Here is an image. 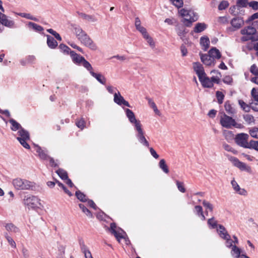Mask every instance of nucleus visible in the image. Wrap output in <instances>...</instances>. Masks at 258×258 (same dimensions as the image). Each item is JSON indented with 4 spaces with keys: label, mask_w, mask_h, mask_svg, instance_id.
I'll use <instances>...</instances> for the list:
<instances>
[{
    "label": "nucleus",
    "mask_w": 258,
    "mask_h": 258,
    "mask_svg": "<svg viewBox=\"0 0 258 258\" xmlns=\"http://www.w3.org/2000/svg\"><path fill=\"white\" fill-rule=\"evenodd\" d=\"M256 32V28L253 26H247L241 30V33L242 35H249L253 36Z\"/></svg>",
    "instance_id": "obj_18"
},
{
    "label": "nucleus",
    "mask_w": 258,
    "mask_h": 258,
    "mask_svg": "<svg viewBox=\"0 0 258 258\" xmlns=\"http://www.w3.org/2000/svg\"><path fill=\"white\" fill-rule=\"evenodd\" d=\"M176 31L177 35L182 39L185 37L186 34L188 32L183 25H177L176 28Z\"/></svg>",
    "instance_id": "obj_21"
},
{
    "label": "nucleus",
    "mask_w": 258,
    "mask_h": 258,
    "mask_svg": "<svg viewBox=\"0 0 258 258\" xmlns=\"http://www.w3.org/2000/svg\"><path fill=\"white\" fill-rule=\"evenodd\" d=\"M58 248V252L56 258H64L65 254V247L63 245H59Z\"/></svg>",
    "instance_id": "obj_47"
},
{
    "label": "nucleus",
    "mask_w": 258,
    "mask_h": 258,
    "mask_svg": "<svg viewBox=\"0 0 258 258\" xmlns=\"http://www.w3.org/2000/svg\"><path fill=\"white\" fill-rule=\"evenodd\" d=\"M208 54L214 59H219L221 57V54L217 48L212 47L210 49Z\"/></svg>",
    "instance_id": "obj_22"
},
{
    "label": "nucleus",
    "mask_w": 258,
    "mask_h": 258,
    "mask_svg": "<svg viewBox=\"0 0 258 258\" xmlns=\"http://www.w3.org/2000/svg\"><path fill=\"white\" fill-rule=\"evenodd\" d=\"M113 100L118 105H123L125 106L131 107L129 103L124 99L119 91L117 93H114Z\"/></svg>",
    "instance_id": "obj_11"
},
{
    "label": "nucleus",
    "mask_w": 258,
    "mask_h": 258,
    "mask_svg": "<svg viewBox=\"0 0 258 258\" xmlns=\"http://www.w3.org/2000/svg\"><path fill=\"white\" fill-rule=\"evenodd\" d=\"M193 69L198 75L199 79H201L202 76L206 75L202 64L199 62H195L193 63Z\"/></svg>",
    "instance_id": "obj_12"
},
{
    "label": "nucleus",
    "mask_w": 258,
    "mask_h": 258,
    "mask_svg": "<svg viewBox=\"0 0 258 258\" xmlns=\"http://www.w3.org/2000/svg\"><path fill=\"white\" fill-rule=\"evenodd\" d=\"M207 223L209 226L212 229L218 227L219 224H217V221L215 220L214 217L209 219Z\"/></svg>",
    "instance_id": "obj_39"
},
{
    "label": "nucleus",
    "mask_w": 258,
    "mask_h": 258,
    "mask_svg": "<svg viewBox=\"0 0 258 258\" xmlns=\"http://www.w3.org/2000/svg\"><path fill=\"white\" fill-rule=\"evenodd\" d=\"M201 61L207 66H211L214 63V59L212 58L209 54H200Z\"/></svg>",
    "instance_id": "obj_16"
},
{
    "label": "nucleus",
    "mask_w": 258,
    "mask_h": 258,
    "mask_svg": "<svg viewBox=\"0 0 258 258\" xmlns=\"http://www.w3.org/2000/svg\"><path fill=\"white\" fill-rule=\"evenodd\" d=\"M18 15H19L20 16H21L23 18H26L27 19L34 20V21L37 20L36 18L33 17L30 14L20 13L18 14Z\"/></svg>",
    "instance_id": "obj_55"
},
{
    "label": "nucleus",
    "mask_w": 258,
    "mask_h": 258,
    "mask_svg": "<svg viewBox=\"0 0 258 258\" xmlns=\"http://www.w3.org/2000/svg\"><path fill=\"white\" fill-rule=\"evenodd\" d=\"M23 203L28 206L29 209L36 210L41 205L40 200L34 196L28 195L24 197Z\"/></svg>",
    "instance_id": "obj_4"
},
{
    "label": "nucleus",
    "mask_w": 258,
    "mask_h": 258,
    "mask_svg": "<svg viewBox=\"0 0 258 258\" xmlns=\"http://www.w3.org/2000/svg\"><path fill=\"white\" fill-rule=\"evenodd\" d=\"M216 96L218 100V102L219 104H221L224 98V95L222 93V92L217 91L216 92Z\"/></svg>",
    "instance_id": "obj_49"
},
{
    "label": "nucleus",
    "mask_w": 258,
    "mask_h": 258,
    "mask_svg": "<svg viewBox=\"0 0 258 258\" xmlns=\"http://www.w3.org/2000/svg\"><path fill=\"white\" fill-rule=\"evenodd\" d=\"M47 44L48 46L51 49L55 48L58 43L54 38L50 35H47Z\"/></svg>",
    "instance_id": "obj_20"
},
{
    "label": "nucleus",
    "mask_w": 258,
    "mask_h": 258,
    "mask_svg": "<svg viewBox=\"0 0 258 258\" xmlns=\"http://www.w3.org/2000/svg\"><path fill=\"white\" fill-rule=\"evenodd\" d=\"M228 159L232 163L234 166L238 168L241 171H245L249 173H252L251 168L245 163L242 162L239 159L234 156H230Z\"/></svg>",
    "instance_id": "obj_5"
},
{
    "label": "nucleus",
    "mask_w": 258,
    "mask_h": 258,
    "mask_svg": "<svg viewBox=\"0 0 258 258\" xmlns=\"http://www.w3.org/2000/svg\"><path fill=\"white\" fill-rule=\"evenodd\" d=\"M78 39L85 46L90 48L92 50H95L97 49L96 45L93 42V40L86 32L84 33L82 36L79 37Z\"/></svg>",
    "instance_id": "obj_6"
},
{
    "label": "nucleus",
    "mask_w": 258,
    "mask_h": 258,
    "mask_svg": "<svg viewBox=\"0 0 258 258\" xmlns=\"http://www.w3.org/2000/svg\"><path fill=\"white\" fill-rule=\"evenodd\" d=\"M170 2L176 7L179 8L183 6V2L182 0H170Z\"/></svg>",
    "instance_id": "obj_54"
},
{
    "label": "nucleus",
    "mask_w": 258,
    "mask_h": 258,
    "mask_svg": "<svg viewBox=\"0 0 258 258\" xmlns=\"http://www.w3.org/2000/svg\"><path fill=\"white\" fill-rule=\"evenodd\" d=\"M224 107L227 113L230 115H233L235 113V109L232 106L229 101H226L225 102Z\"/></svg>",
    "instance_id": "obj_28"
},
{
    "label": "nucleus",
    "mask_w": 258,
    "mask_h": 258,
    "mask_svg": "<svg viewBox=\"0 0 258 258\" xmlns=\"http://www.w3.org/2000/svg\"><path fill=\"white\" fill-rule=\"evenodd\" d=\"M223 82L225 84L231 85L233 82V79L230 76H226L223 78Z\"/></svg>",
    "instance_id": "obj_63"
},
{
    "label": "nucleus",
    "mask_w": 258,
    "mask_h": 258,
    "mask_svg": "<svg viewBox=\"0 0 258 258\" xmlns=\"http://www.w3.org/2000/svg\"><path fill=\"white\" fill-rule=\"evenodd\" d=\"M230 24L235 30H237L244 24V21L242 17L236 16L231 20Z\"/></svg>",
    "instance_id": "obj_13"
},
{
    "label": "nucleus",
    "mask_w": 258,
    "mask_h": 258,
    "mask_svg": "<svg viewBox=\"0 0 258 258\" xmlns=\"http://www.w3.org/2000/svg\"><path fill=\"white\" fill-rule=\"evenodd\" d=\"M179 13L182 17H189V18H183L181 21L186 27H190L192 23L198 19V14L192 10L182 9L179 11Z\"/></svg>",
    "instance_id": "obj_2"
},
{
    "label": "nucleus",
    "mask_w": 258,
    "mask_h": 258,
    "mask_svg": "<svg viewBox=\"0 0 258 258\" xmlns=\"http://www.w3.org/2000/svg\"><path fill=\"white\" fill-rule=\"evenodd\" d=\"M220 122L223 127L229 129L233 127L235 119L224 113L223 117L220 118Z\"/></svg>",
    "instance_id": "obj_10"
},
{
    "label": "nucleus",
    "mask_w": 258,
    "mask_h": 258,
    "mask_svg": "<svg viewBox=\"0 0 258 258\" xmlns=\"http://www.w3.org/2000/svg\"><path fill=\"white\" fill-rule=\"evenodd\" d=\"M200 44L204 47L203 49L204 50L206 51L210 45V40L209 38L206 36L201 37L200 38Z\"/></svg>",
    "instance_id": "obj_27"
},
{
    "label": "nucleus",
    "mask_w": 258,
    "mask_h": 258,
    "mask_svg": "<svg viewBox=\"0 0 258 258\" xmlns=\"http://www.w3.org/2000/svg\"><path fill=\"white\" fill-rule=\"evenodd\" d=\"M249 134L252 138L258 139V127H253L250 128Z\"/></svg>",
    "instance_id": "obj_44"
},
{
    "label": "nucleus",
    "mask_w": 258,
    "mask_h": 258,
    "mask_svg": "<svg viewBox=\"0 0 258 258\" xmlns=\"http://www.w3.org/2000/svg\"><path fill=\"white\" fill-rule=\"evenodd\" d=\"M79 207L82 210V212L84 213L88 217L91 218L93 215L91 212L87 209L83 204H79Z\"/></svg>",
    "instance_id": "obj_41"
},
{
    "label": "nucleus",
    "mask_w": 258,
    "mask_h": 258,
    "mask_svg": "<svg viewBox=\"0 0 258 258\" xmlns=\"http://www.w3.org/2000/svg\"><path fill=\"white\" fill-rule=\"evenodd\" d=\"M12 183L17 190H34L35 188L34 182L20 178L13 179Z\"/></svg>",
    "instance_id": "obj_3"
},
{
    "label": "nucleus",
    "mask_w": 258,
    "mask_h": 258,
    "mask_svg": "<svg viewBox=\"0 0 258 258\" xmlns=\"http://www.w3.org/2000/svg\"><path fill=\"white\" fill-rule=\"evenodd\" d=\"M203 206L207 209H209L210 212H212L213 210V206L209 202L204 200L203 202Z\"/></svg>",
    "instance_id": "obj_61"
},
{
    "label": "nucleus",
    "mask_w": 258,
    "mask_h": 258,
    "mask_svg": "<svg viewBox=\"0 0 258 258\" xmlns=\"http://www.w3.org/2000/svg\"><path fill=\"white\" fill-rule=\"evenodd\" d=\"M81 66H83L85 68H86L88 71H89L90 74L91 72H93L92 71L93 68L92 67L91 64L89 61L86 60L85 58L82 61Z\"/></svg>",
    "instance_id": "obj_43"
},
{
    "label": "nucleus",
    "mask_w": 258,
    "mask_h": 258,
    "mask_svg": "<svg viewBox=\"0 0 258 258\" xmlns=\"http://www.w3.org/2000/svg\"><path fill=\"white\" fill-rule=\"evenodd\" d=\"M56 173L61 179L65 180L66 179H68V175L67 172L63 169L59 168L56 171Z\"/></svg>",
    "instance_id": "obj_35"
},
{
    "label": "nucleus",
    "mask_w": 258,
    "mask_h": 258,
    "mask_svg": "<svg viewBox=\"0 0 258 258\" xmlns=\"http://www.w3.org/2000/svg\"><path fill=\"white\" fill-rule=\"evenodd\" d=\"M19 137L17 138H20L23 140H30V135L29 132L24 128H21L20 131L18 132Z\"/></svg>",
    "instance_id": "obj_26"
},
{
    "label": "nucleus",
    "mask_w": 258,
    "mask_h": 258,
    "mask_svg": "<svg viewBox=\"0 0 258 258\" xmlns=\"http://www.w3.org/2000/svg\"><path fill=\"white\" fill-rule=\"evenodd\" d=\"M70 56L73 61L77 65L81 66L82 61L85 58L83 56L77 54L74 51L70 52Z\"/></svg>",
    "instance_id": "obj_15"
},
{
    "label": "nucleus",
    "mask_w": 258,
    "mask_h": 258,
    "mask_svg": "<svg viewBox=\"0 0 258 258\" xmlns=\"http://www.w3.org/2000/svg\"><path fill=\"white\" fill-rule=\"evenodd\" d=\"M202 85L204 88H211L213 87V84L212 83L211 79L206 76H202L201 79H199Z\"/></svg>",
    "instance_id": "obj_17"
},
{
    "label": "nucleus",
    "mask_w": 258,
    "mask_h": 258,
    "mask_svg": "<svg viewBox=\"0 0 258 258\" xmlns=\"http://www.w3.org/2000/svg\"><path fill=\"white\" fill-rule=\"evenodd\" d=\"M57 184L60 187H61L63 190L64 192L67 195H68L70 197L73 196L72 193L69 190H68L66 186L61 182H59V181H57Z\"/></svg>",
    "instance_id": "obj_51"
},
{
    "label": "nucleus",
    "mask_w": 258,
    "mask_h": 258,
    "mask_svg": "<svg viewBox=\"0 0 258 258\" xmlns=\"http://www.w3.org/2000/svg\"><path fill=\"white\" fill-rule=\"evenodd\" d=\"M252 100L258 102V88H253L251 91Z\"/></svg>",
    "instance_id": "obj_48"
},
{
    "label": "nucleus",
    "mask_w": 258,
    "mask_h": 258,
    "mask_svg": "<svg viewBox=\"0 0 258 258\" xmlns=\"http://www.w3.org/2000/svg\"><path fill=\"white\" fill-rule=\"evenodd\" d=\"M17 139L24 148L27 149H29L30 148V145L27 143V141L28 140H23L20 138H17Z\"/></svg>",
    "instance_id": "obj_58"
},
{
    "label": "nucleus",
    "mask_w": 258,
    "mask_h": 258,
    "mask_svg": "<svg viewBox=\"0 0 258 258\" xmlns=\"http://www.w3.org/2000/svg\"><path fill=\"white\" fill-rule=\"evenodd\" d=\"M85 121L83 118H81L76 122V125L81 130H83L85 127Z\"/></svg>",
    "instance_id": "obj_53"
},
{
    "label": "nucleus",
    "mask_w": 258,
    "mask_h": 258,
    "mask_svg": "<svg viewBox=\"0 0 258 258\" xmlns=\"http://www.w3.org/2000/svg\"><path fill=\"white\" fill-rule=\"evenodd\" d=\"M250 72L254 76H258V68L255 64H253L250 68Z\"/></svg>",
    "instance_id": "obj_59"
},
{
    "label": "nucleus",
    "mask_w": 258,
    "mask_h": 258,
    "mask_svg": "<svg viewBox=\"0 0 258 258\" xmlns=\"http://www.w3.org/2000/svg\"><path fill=\"white\" fill-rule=\"evenodd\" d=\"M112 234H113L118 242H120L121 239L124 238L123 235L119 232V231L125 233V232L120 228H117L116 225L115 223H111L110 227L107 228Z\"/></svg>",
    "instance_id": "obj_7"
},
{
    "label": "nucleus",
    "mask_w": 258,
    "mask_h": 258,
    "mask_svg": "<svg viewBox=\"0 0 258 258\" xmlns=\"http://www.w3.org/2000/svg\"><path fill=\"white\" fill-rule=\"evenodd\" d=\"M35 151L38 153L39 157L42 160H47L49 156L47 154V151L43 150L39 146L34 144Z\"/></svg>",
    "instance_id": "obj_14"
},
{
    "label": "nucleus",
    "mask_w": 258,
    "mask_h": 258,
    "mask_svg": "<svg viewBox=\"0 0 258 258\" xmlns=\"http://www.w3.org/2000/svg\"><path fill=\"white\" fill-rule=\"evenodd\" d=\"M258 19V12L254 13L246 20V23H249L255 19Z\"/></svg>",
    "instance_id": "obj_64"
},
{
    "label": "nucleus",
    "mask_w": 258,
    "mask_h": 258,
    "mask_svg": "<svg viewBox=\"0 0 258 258\" xmlns=\"http://www.w3.org/2000/svg\"><path fill=\"white\" fill-rule=\"evenodd\" d=\"M75 195L77 198L82 202H86L88 200L86 195L79 190L76 191Z\"/></svg>",
    "instance_id": "obj_33"
},
{
    "label": "nucleus",
    "mask_w": 258,
    "mask_h": 258,
    "mask_svg": "<svg viewBox=\"0 0 258 258\" xmlns=\"http://www.w3.org/2000/svg\"><path fill=\"white\" fill-rule=\"evenodd\" d=\"M247 147L245 148L252 149L255 150L256 146L258 145V141L251 140L247 143Z\"/></svg>",
    "instance_id": "obj_46"
},
{
    "label": "nucleus",
    "mask_w": 258,
    "mask_h": 258,
    "mask_svg": "<svg viewBox=\"0 0 258 258\" xmlns=\"http://www.w3.org/2000/svg\"><path fill=\"white\" fill-rule=\"evenodd\" d=\"M176 184L177 185L178 189L181 192L184 193L186 191L185 188L184 186L183 182H180L178 180H176Z\"/></svg>",
    "instance_id": "obj_52"
},
{
    "label": "nucleus",
    "mask_w": 258,
    "mask_h": 258,
    "mask_svg": "<svg viewBox=\"0 0 258 258\" xmlns=\"http://www.w3.org/2000/svg\"><path fill=\"white\" fill-rule=\"evenodd\" d=\"M9 122L11 124V129L13 131H19L23 128L19 122L13 118L9 120Z\"/></svg>",
    "instance_id": "obj_23"
},
{
    "label": "nucleus",
    "mask_w": 258,
    "mask_h": 258,
    "mask_svg": "<svg viewBox=\"0 0 258 258\" xmlns=\"http://www.w3.org/2000/svg\"><path fill=\"white\" fill-rule=\"evenodd\" d=\"M58 48L60 51L65 54H70V52L73 51L64 44H60L59 45Z\"/></svg>",
    "instance_id": "obj_38"
},
{
    "label": "nucleus",
    "mask_w": 258,
    "mask_h": 258,
    "mask_svg": "<svg viewBox=\"0 0 258 258\" xmlns=\"http://www.w3.org/2000/svg\"><path fill=\"white\" fill-rule=\"evenodd\" d=\"M125 112L130 122L132 124H134L135 130L138 132L136 137L139 142L144 146L149 147V143L145 137L140 121L136 119L134 113L131 109L126 108L125 109Z\"/></svg>",
    "instance_id": "obj_1"
},
{
    "label": "nucleus",
    "mask_w": 258,
    "mask_h": 258,
    "mask_svg": "<svg viewBox=\"0 0 258 258\" xmlns=\"http://www.w3.org/2000/svg\"><path fill=\"white\" fill-rule=\"evenodd\" d=\"M249 7L254 11L258 10V2L254 1L250 2Z\"/></svg>",
    "instance_id": "obj_60"
},
{
    "label": "nucleus",
    "mask_w": 258,
    "mask_h": 258,
    "mask_svg": "<svg viewBox=\"0 0 258 258\" xmlns=\"http://www.w3.org/2000/svg\"><path fill=\"white\" fill-rule=\"evenodd\" d=\"M29 27L32 28L33 30L37 32H41L43 30V28L36 23L33 22H29L28 24Z\"/></svg>",
    "instance_id": "obj_34"
},
{
    "label": "nucleus",
    "mask_w": 258,
    "mask_h": 258,
    "mask_svg": "<svg viewBox=\"0 0 258 258\" xmlns=\"http://www.w3.org/2000/svg\"><path fill=\"white\" fill-rule=\"evenodd\" d=\"M159 167L165 173H168L169 172V169L167 165L166 164V162L164 159H161L159 163Z\"/></svg>",
    "instance_id": "obj_36"
},
{
    "label": "nucleus",
    "mask_w": 258,
    "mask_h": 258,
    "mask_svg": "<svg viewBox=\"0 0 258 258\" xmlns=\"http://www.w3.org/2000/svg\"><path fill=\"white\" fill-rule=\"evenodd\" d=\"M7 231L16 233L19 232V229L13 223H7L4 225Z\"/></svg>",
    "instance_id": "obj_30"
},
{
    "label": "nucleus",
    "mask_w": 258,
    "mask_h": 258,
    "mask_svg": "<svg viewBox=\"0 0 258 258\" xmlns=\"http://www.w3.org/2000/svg\"><path fill=\"white\" fill-rule=\"evenodd\" d=\"M231 254L235 258H240L241 256L240 249L235 245H233L232 248Z\"/></svg>",
    "instance_id": "obj_37"
},
{
    "label": "nucleus",
    "mask_w": 258,
    "mask_h": 258,
    "mask_svg": "<svg viewBox=\"0 0 258 258\" xmlns=\"http://www.w3.org/2000/svg\"><path fill=\"white\" fill-rule=\"evenodd\" d=\"M72 26L74 30V32L76 34L78 39H79V37H81L84 34V33H85V32L83 31L79 26H78L76 24H72Z\"/></svg>",
    "instance_id": "obj_31"
},
{
    "label": "nucleus",
    "mask_w": 258,
    "mask_h": 258,
    "mask_svg": "<svg viewBox=\"0 0 258 258\" xmlns=\"http://www.w3.org/2000/svg\"><path fill=\"white\" fill-rule=\"evenodd\" d=\"M0 23L3 26L9 28H15V23L12 20L11 18L9 17L4 13L0 12Z\"/></svg>",
    "instance_id": "obj_9"
},
{
    "label": "nucleus",
    "mask_w": 258,
    "mask_h": 258,
    "mask_svg": "<svg viewBox=\"0 0 258 258\" xmlns=\"http://www.w3.org/2000/svg\"><path fill=\"white\" fill-rule=\"evenodd\" d=\"M218 228L219 229H217V232L221 238H227V236L228 237H229L230 235L228 233L226 228L224 226L221 224H219Z\"/></svg>",
    "instance_id": "obj_19"
},
{
    "label": "nucleus",
    "mask_w": 258,
    "mask_h": 258,
    "mask_svg": "<svg viewBox=\"0 0 258 258\" xmlns=\"http://www.w3.org/2000/svg\"><path fill=\"white\" fill-rule=\"evenodd\" d=\"M250 104L252 110L254 111L258 112V102L254 101V100H251Z\"/></svg>",
    "instance_id": "obj_62"
},
{
    "label": "nucleus",
    "mask_w": 258,
    "mask_h": 258,
    "mask_svg": "<svg viewBox=\"0 0 258 258\" xmlns=\"http://www.w3.org/2000/svg\"><path fill=\"white\" fill-rule=\"evenodd\" d=\"M77 13L83 19L87 20L89 22H94L97 21V19L94 15H89L79 12H77Z\"/></svg>",
    "instance_id": "obj_25"
},
{
    "label": "nucleus",
    "mask_w": 258,
    "mask_h": 258,
    "mask_svg": "<svg viewBox=\"0 0 258 258\" xmlns=\"http://www.w3.org/2000/svg\"><path fill=\"white\" fill-rule=\"evenodd\" d=\"M248 0H237L236 2V6L241 8H246L249 6Z\"/></svg>",
    "instance_id": "obj_45"
},
{
    "label": "nucleus",
    "mask_w": 258,
    "mask_h": 258,
    "mask_svg": "<svg viewBox=\"0 0 258 258\" xmlns=\"http://www.w3.org/2000/svg\"><path fill=\"white\" fill-rule=\"evenodd\" d=\"M79 243L80 246L81 250L83 253L89 251L87 246L85 245L83 239L82 238L79 239Z\"/></svg>",
    "instance_id": "obj_42"
},
{
    "label": "nucleus",
    "mask_w": 258,
    "mask_h": 258,
    "mask_svg": "<svg viewBox=\"0 0 258 258\" xmlns=\"http://www.w3.org/2000/svg\"><path fill=\"white\" fill-rule=\"evenodd\" d=\"M207 27V25L204 23H198L194 27L193 31L195 33H201L204 31Z\"/></svg>",
    "instance_id": "obj_29"
},
{
    "label": "nucleus",
    "mask_w": 258,
    "mask_h": 258,
    "mask_svg": "<svg viewBox=\"0 0 258 258\" xmlns=\"http://www.w3.org/2000/svg\"><path fill=\"white\" fill-rule=\"evenodd\" d=\"M5 237L7 240L8 243L11 245L12 248H16V244L13 239L9 235L7 232L4 233Z\"/></svg>",
    "instance_id": "obj_40"
},
{
    "label": "nucleus",
    "mask_w": 258,
    "mask_h": 258,
    "mask_svg": "<svg viewBox=\"0 0 258 258\" xmlns=\"http://www.w3.org/2000/svg\"><path fill=\"white\" fill-rule=\"evenodd\" d=\"M249 136L247 134L240 133L236 135L235 142L240 147L245 148L247 147Z\"/></svg>",
    "instance_id": "obj_8"
},
{
    "label": "nucleus",
    "mask_w": 258,
    "mask_h": 258,
    "mask_svg": "<svg viewBox=\"0 0 258 258\" xmlns=\"http://www.w3.org/2000/svg\"><path fill=\"white\" fill-rule=\"evenodd\" d=\"M91 75L94 77L100 83L105 85L106 82V79L104 76L101 74H97L94 72H91Z\"/></svg>",
    "instance_id": "obj_24"
},
{
    "label": "nucleus",
    "mask_w": 258,
    "mask_h": 258,
    "mask_svg": "<svg viewBox=\"0 0 258 258\" xmlns=\"http://www.w3.org/2000/svg\"><path fill=\"white\" fill-rule=\"evenodd\" d=\"M229 6V3L226 1H222L218 6L219 10H223L226 9Z\"/></svg>",
    "instance_id": "obj_57"
},
{
    "label": "nucleus",
    "mask_w": 258,
    "mask_h": 258,
    "mask_svg": "<svg viewBox=\"0 0 258 258\" xmlns=\"http://www.w3.org/2000/svg\"><path fill=\"white\" fill-rule=\"evenodd\" d=\"M47 31L51 34H52V35H53L57 40L59 41L61 40V37L60 36V35L56 31L53 30L52 29H48L47 30Z\"/></svg>",
    "instance_id": "obj_56"
},
{
    "label": "nucleus",
    "mask_w": 258,
    "mask_h": 258,
    "mask_svg": "<svg viewBox=\"0 0 258 258\" xmlns=\"http://www.w3.org/2000/svg\"><path fill=\"white\" fill-rule=\"evenodd\" d=\"M195 212L199 217H200L201 218V220L203 221L205 220L206 218L204 215L203 208H202V206H196L195 207Z\"/></svg>",
    "instance_id": "obj_32"
},
{
    "label": "nucleus",
    "mask_w": 258,
    "mask_h": 258,
    "mask_svg": "<svg viewBox=\"0 0 258 258\" xmlns=\"http://www.w3.org/2000/svg\"><path fill=\"white\" fill-rule=\"evenodd\" d=\"M244 120L248 123L250 124L251 122L254 121V118L253 115L251 114H245L243 116Z\"/></svg>",
    "instance_id": "obj_50"
}]
</instances>
